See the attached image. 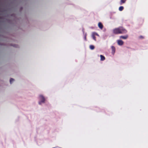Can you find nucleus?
<instances>
[{"mask_svg":"<svg viewBox=\"0 0 148 148\" xmlns=\"http://www.w3.org/2000/svg\"><path fill=\"white\" fill-rule=\"evenodd\" d=\"M113 33L115 34H124L127 32V31L123 27H120L115 28L113 30Z\"/></svg>","mask_w":148,"mask_h":148,"instance_id":"nucleus-1","label":"nucleus"},{"mask_svg":"<svg viewBox=\"0 0 148 148\" xmlns=\"http://www.w3.org/2000/svg\"><path fill=\"white\" fill-rule=\"evenodd\" d=\"M40 101L39 102V104H40L41 103H44L45 101V99L44 96L42 95H40Z\"/></svg>","mask_w":148,"mask_h":148,"instance_id":"nucleus-2","label":"nucleus"},{"mask_svg":"<svg viewBox=\"0 0 148 148\" xmlns=\"http://www.w3.org/2000/svg\"><path fill=\"white\" fill-rule=\"evenodd\" d=\"M95 35H98L97 33L95 32L92 33V37L95 41H96V37L95 36Z\"/></svg>","mask_w":148,"mask_h":148,"instance_id":"nucleus-3","label":"nucleus"},{"mask_svg":"<svg viewBox=\"0 0 148 148\" xmlns=\"http://www.w3.org/2000/svg\"><path fill=\"white\" fill-rule=\"evenodd\" d=\"M117 42L119 45H122L124 43V42L122 40H117Z\"/></svg>","mask_w":148,"mask_h":148,"instance_id":"nucleus-4","label":"nucleus"},{"mask_svg":"<svg viewBox=\"0 0 148 148\" xmlns=\"http://www.w3.org/2000/svg\"><path fill=\"white\" fill-rule=\"evenodd\" d=\"M128 35H127L125 36H120V38L124 39H127L128 38Z\"/></svg>","mask_w":148,"mask_h":148,"instance_id":"nucleus-5","label":"nucleus"},{"mask_svg":"<svg viewBox=\"0 0 148 148\" xmlns=\"http://www.w3.org/2000/svg\"><path fill=\"white\" fill-rule=\"evenodd\" d=\"M98 26L101 29H102L103 28V25L102 23L101 22L99 23L98 24Z\"/></svg>","mask_w":148,"mask_h":148,"instance_id":"nucleus-6","label":"nucleus"},{"mask_svg":"<svg viewBox=\"0 0 148 148\" xmlns=\"http://www.w3.org/2000/svg\"><path fill=\"white\" fill-rule=\"evenodd\" d=\"M111 48L112 50V54H114L115 51V48L114 46H112L111 47Z\"/></svg>","mask_w":148,"mask_h":148,"instance_id":"nucleus-7","label":"nucleus"},{"mask_svg":"<svg viewBox=\"0 0 148 148\" xmlns=\"http://www.w3.org/2000/svg\"><path fill=\"white\" fill-rule=\"evenodd\" d=\"M126 0H121V1L119 3V4L121 5L123 4L124 3H125Z\"/></svg>","mask_w":148,"mask_h":148,"instance_id":"nucleus-8","label":"nucleus"},{"mask_svg":"<svg viewBox=\"0 0 148 148\" xmlns=\"http://www.w3.org/2000/svg\"><path fill=\"white\" fill-rule=\"evenodd\" d=\"M101 58V61H103L105 59V58L104 56H103L102 55H100V56Z\"/></svg>","mask_w":148,"mask_h":148,"instance_id":"nucleus-9","label":"nucleus"},{"mask_svg":"<svg viewBox=\"0 0 148 148\" xmlns=\"http://www.w3.org/2000/svg\"><path fill=\"white\" fill-rule=\"evenodd\" d=\"M124 9V7L122 6L120 7L119 8V10L120 11H122Z\"/></svg>","mask_w":148,"mask_h":148,"instance_id":"nucleus-10","label":"nucleus"},{"mask_svg":"<svg viewBox=\"0 0 148 148\" xmlns=\"http://www.w3.org/2000/svg\"><path fill=\"white\" fill-rule=\"evenodd\" d=\"M90 48L91 49L93 50L95 49V47L93 45H90Z\"/></svg>","mask_w":148,"mask_h":148,"instance_id":"nucleus-11","label":"nucleus"},{"mask_svg":"<svg viewBox=\"0 0 148 148\" xmlns=\"http://www.w3.org/2000/svg\"><path fill=\"white\" fill-rule=\"evenodd\" d=\"M14 79L11 78L10 79V83L11 84L14 81Z\"/></svg>","mask_w":148,"mask_h":148,"instance_id":"nucleus-12","label":"nucleus"},{"mask_svg":"<svg viewBox=\"0 0 148 148\" xmlns=\"http://www.w3.org/2000/svg\"><path fill=\"white\" fill-rule=\"evenodd\" d=\"M139 38H140L143 39L144 38V37L143 36H139Z\"/></svg>","mask_w":148,"mask_h":148,"instance_id":"nucleus-13","label":"nucleus"},{"mask_svg":"<svg viewBox=\"0 0 148 148\" xmlns=\"http://www.w3.org/2000/svg\"><path fill=\"white\" fill-rule=\"evenodd\" d=\"M85 39H86V37H85Z\"/></svg>","mask_w":148,"mask_h":148,"instance_id":"nucleus-14","label":"nucleus"}]
</instances>
